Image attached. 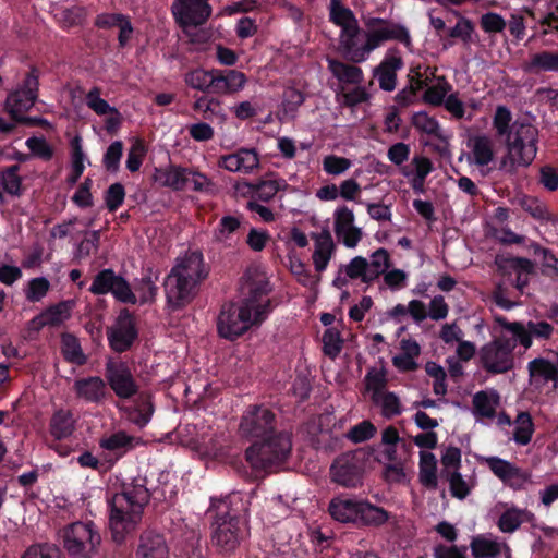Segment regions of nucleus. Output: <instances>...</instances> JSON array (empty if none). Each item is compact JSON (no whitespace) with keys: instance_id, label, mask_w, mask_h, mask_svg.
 Returning <instances> with one entry per match:
<instances>
[{"instance_id":"obj_2","label":"nucleus","mask_w":558,"mask_h":558,"mask_svg":"<svg viewBox=\"0 0 558 558\" xmlns=\"http://www.w3.org/2000/svg\"><path fill=\"white\" fill-rule=\"evenodd\" d=\"M146 482V477L122 482L119 490L108 499L109 526L114 542H124L125 536L141 522L144 509L150 500Z\"/></svg>"},{"instance_id":"obj_61","label":"nucleus","mask_w":558,"mask_h":558,"mask_svg":"<svg viewBox=\"0 0 558 558\" xmlns=\"http://www.w3.org/2000/svg\"><path fill=\"white\" fill-rule=\"evenodd\" d=\"M454 14L459 16V21L456 26L449 31V36L452 38H460L464 43L471 41L472 34L474 32V24L471 20L461 16L458 11H454Z\"/></svg>"},{"instance_id":"obj_22","label":"nucleus","mask_w":558,"mask_h":558,"mask_svg":"<svg viewBox=\"0 0 558 558\" xmlns=\"http://www.w3.org/2000/svg\"><path fill=\"white\" fill-rule=\"evenodd\" d=\"M154 179L158 184L173 191H185L190 186L196 192L206 194H214L216 191V186L209 180V177H193L192 181L189 177H154Z\"/></svg>"},{"instance_id":"obj_23","label":"nucleus","mask_w":558,"mask_h":558,"mask_svg":"<svg viewBox=\"0 0 558 558\" xmlns=\"http://www.w3.org/2000/svg\"><path fill=\"white\" fill-rule=\"evenodd\" d=\"M403 66L402 58L395 50L385 57L381 63L374 70L379 87L386 92H392L397 85V71Z\"/></svg>"},{"instance_id":"obj_44","label":"nucleus","mask_w":558,"mask_h":558,"mask_svg":"<svg viewBox=\"0 0 558 558\" xmlns=\"http://www.w3.org/2000/svg\"><path fill=\"white\" fill-rule=\"evenodd\" d=\"M514 423L517 426L513 433V440L521 446L529 445L535 430L531 414L526 411L519 412Z\"/></svg>"},{"instance_id":"obj_3","label":"nucleus","mask_w":558,"mask_h":558,"mask_svg":"<svg viewBox=\"0 0 558 558\" xmlns=\"http://www.w3.org/2000/svg\"><path fill=\"white\" fill-rule=\"evenodd\" d=\"M207 277L208 269L202 252H187L183 257L177 258L163 280L167 306L174 312L191 304Z\"/></svg>"},{"instance_id":"obj_10","label":"nucleus","mask_w":558,"mask_h":558,"mask_svg":"<svg viewBox=\"0 0 558 558\" xmlns=\"http://www.w3.org/2000/svg\"><path fill=\"white\" fill-rule=\"evenodd\" d=\"M514 342L505 335L484 344L478 353L481 366L489 374H505L514 367Z\"/></svg>"},{"instance_id":"obj_27","label":"nucleus","mask_w":558,"mask_h":558,"mask_svg":"<svg viewBox=\"0 0 558 558\" xmlns=\"http://www.w3.org/2000/svg\"><path fill=\"white\" fill-rule=\"evenodd\" d=\"M335 250L331 233L329 230H323L315 239V250L312 256L317 272L326 270Z\"/></svg>"},{"instance_id":"obj_64","label":"nucleus","mask_w":558,"mask_h":558,"mask_svg":"<svg viewBox=\"0 0 558 558\" xmlns=\"http://www.w3.org/2000/svg\"><path fill=\"white\" fill-rule=\"evenodd\" d=\"M21 558H60V553L48 544H35L29 546Z\"/></svg>"},{"instance_id":"obj_17","label":"nucleus","mask_w":558,"mask_h":558,"mask_svg":"<svg viewBox=\"0 0 558 558\" xmlns=\"http://www.w3.org/2000/svg\"><path fill=\"white\" fill-rule=\"evenodd\" d=\"M99 448L107 453V461L118 462L130 451L143 445L141 437L128 434L123 429L104 435L98 441Z\"/></svg>"},{"instance_id":"obj_6","label":"nucleus","mask_w":558,"mask_h":558,"mask_svg":"<svg viewBox=\"0 0 558 558\" xmlns=\"http://www.w3.org/2000/svg\"><path fill=\"white\" fill-rule=\"evenodd\" d=\"M328 512L340 523H352L357 526H381L390 518V513L384 508L366 499L352 498L345 494L331 498Z\"/></svg>"},{"instance_id":"obj_49","label":"nucleus","mask_w":558,"mask_h":558,"mask_svg":"<svg viewBox=\"0 0 558 558\" xmlns=\"http://www.w3.org/2000/svg\"><path fill=\"white\" fill-rule=\"evenodd\" d=\"M365 385L367 390L373 391L374 401L378 402L379 395L383 393V390L387 385L385 368H371L365 375Z\"/></svg>"},{"instance_id":"obj_47","label":"nucleus","mask_w":558,"mask_h":558,"mask_svg":"<svg viewBox=\"0 0 558 558\" xmlns=\"http://www.w3.org/2000/svg\"><path fill=\"white\" fill-rule=\"evenodd\" d=\"M440 476L449 483L452 497L462 500L470 494V487L459 471L441 470Z\"/></svg>"},{"instance_id":"obj_60","label":"nucleus","mask_w":558,"mask_h":558,"mask_svg":"<svg viewBox=\"0 0 558 558\" xmlns=\"http://www.w3.org/2000/svg\"><path fill=\"white\" fill-rule=\"evenodd\" d=\"M379 396L381 398V413L385 417L390 418L401 414L400 399L395 392L386 391Z\"/></svg>"},{"instance_id":"obj_18","label":"nucleus","mask_w":558,"mask_h":558,"mask_svg":"<svg viewBox=\"0 0 558 558\" xmlns=\"http://www.w3.org/2000/svg\"><path fill=\"white\" fill-rule=\"evenodd\" d=\"M132 400V404H117V408L129 422L138 428H144L155 413L154 396L150 391L140 389Z\"/></svg>"},{"instance_id":"obj_11","label":"nucleus","mask_w":558,"mask_h":558,"mask_svg":"<svg viewBox=\"0 0 558 558\" xmlns=\"http://www.w3.org/2000/svg\"><path fill=\"white\" fill-rule=\"evenodd\" d=\"M38 86L37 70L32 69L24 78L22 87L8 95L5 107L15 122H33V119L24 117V113L35 105L38 97Z\"/></svg>"},{"instance_id":"obj_62","label":"nucleus","mask_w":558,"mask_h":558,"mask_svg":"<svg viewBox=\"0 0 558 558\" xmlns=\"http://www.w3.org/2000/svg\"><path fill=\"white\" fill-rule=\"evenodd\" d=\"M100 242V231L94 230L85 232L84 239L77 245V256L81 258L88 257L98 250Z\"/></svg>"},{"instance_id":"obj_56","label":"nucleus","mask_w":558,"mask_h":558,"mask_svg":"<svg viewBox=\"0 0 558 558\" xmlns=\"http://www.w3.org/2000/svg\"><path fill=\"white\" fill-rule=\"evenodd\" d=\"M411 122L415 129L423 133L434 136L440 133L437 120L433 117H429L425 111L414 113Z\"/></svg>"},{"instance_id":"obj_21","label":"nucleus","mask_w":558,"mask_h":558,"mask_svg":"<svg viewBox=\"0 0 558 558\" xmlns=\"http://www.w3.org/2000/svg\"><path fill=\"white\" fill-rule=\"evenodd\" d=\"M136 558H168L169 548L162 534L145 531L141 534L135 551Z\"/></svg>"},{"instance_id":"obj_26","label":"nucleus","mask_w":558,"mask_h":558,"mask_svg":"<svg viewBox=\"0 0 558 558\" xmlns=\"http://www.w3.org/2000/svg\"><path fill=\"white\" fill-rule=\"evenodd\" d=\"M511 203L520 206L533 219L541 223L555 221L554 215L549 211L548 207L535 196L518 192L511 199Z\"/></svg>"},{"instance_id":"obj_34","label":"nucleus","mask_w":558,"mask_h":558,"mask_svg":"<svg viewBox=\"0 0 558 558\" xmlns=\"http://www.w3.org/2000/svg\"><path fill=\"white\" fill-rule=\"evenodd\" d=\"M171 12L173 15H180V19H203L206 14H211V7L208 0H174Z\"/></svg>"},{"instance_id":"obj_19","label":"nucleus","mask_w":558,"mask_h":558,"mask_svg":"<svg viewBox=\"0 0 558 558\" xmlns=\"http://www.w3.org/2000/svg\"><path fill=\"white\" fill-rule=\"evenodd\" d=\"M361 28L353 26L347 31L340 32L338 50L342 57L351 63H361L366 60L373 51L369 38L361 43Z\"/></svg>"},{"instance_id":"obj_29","label":"nucleus","mask_w":558,"mask_h":558,"mask_svg":"<svg viewBox=\"0 0 558 558\" xmlns=\"http://www.w3.org/2000/svg\"><path fill=\"white\" fill-rule=\"evenodd\" d=\"M211 14H206L203 17H186L180 19V15H173L178 25L182 28L184 35L189 38V41L194 45H204L209 41L210 34L198 26L205 24Z\"/></svg>"},{"instance_id":"obj_30","label":"nucleus","mask_w":558,"mask_h":558,"mask_svg":"<svg viewBox=\"0 0 558 558\" xmlns=\"http://www.w3.org/2000/svg\"><path fill=\"white\" fill-rule=\"evenodd\" d=\"M235 193L243 196L250 195L263 202H268L278 192L279 185L274 180L259 181L258 183L236 182L234 184Z\"/></svg>"},{"instance_id":"obj_58","label":"nucleus","mask_w":558,"mask_h":558,"mask_svg":"<svg viewBox=\"0 0 558 558\" xmlns=\"http://www.w3.org/2000/svg\"><path fill=\"white\" fill-rule=\"evenodd\" d=\"M50 289V282L45 277L33 278L28 281V288L25 292L27 301L35 303L46 296Z\"/></svg>"},{"instance_id":"obj_48","label":"nucleus","mask_w":558,"mask_h":558,"mask_svg":"<svg viewBox=\"0 0 558 558\" xmlns=\"http://www.w3.org/2000/svg\"><path fill=\"white\" fill-rule=\"evenodd\" d=\"M322 341L325 355L333 360L340 354L343 347V339L337 328H327L323 333Z\"/></svg>"},{"instance_id":"obj_53","label":"nucleus","mask_w":558,"mask_h":558,"mask_svg":"<svg viewBox=\"0 0 558 558\" xmlns=\"http://www.w3.org/2000/svg\"><path fill=\"white\" fill-rule=\"evenodd\" d=\"M135 289L140 293L141 304L155 302L158 293V287L156 286L155 280L151 278V269H148V274L141 278Z\"/></svg>"},{"instance_id":"obj_55","label":"nucleus","mask_w":558,"mask_h":558,"mask_svg":"<svg viewBox=\"0 0 558 558\" xmlns=\"http://www.w3.org/2000/svg\"><path fill=\"white\" fill-rule=\"evenodd\" d=\"M519 508L518 507H511L505 510L497 522L498 529L502 533H513L521 526V520L519 515Z\"/></svg>"},{"instance_id":"obj_35","label":"nucleus","mask_w":558,"mask_h":558,"mask_svg":"<svg viewBox=\"0 0 558 558\" xmlns=\"http://www.w3.org/2000/svg\"><path fill=\"white\" fill-rule=\"evenodd\" d=\"M495 322L505 330L509 331L512 337H508V340L514 342V348L517 343H520L525 349H529L533 344V339L530 333V328L527 324H523L522 322H509L505 316L498 315L495 316Z\"/></svg>"},{"instance_id":"obj_43","label":"nucleus","mask_w":558,"mask_h":558,"mask_svg":"<svg viewBox=\"0 0 558 558\" xmlns=\"http://www.w3.org/2000/svg\"><path fill=\"white\" fill-rule=\"evenodd\" d=\"M74 306L72 300L61 301L54 305L47 307L43 314L50 327H58L71 317V312Z\"/></svg>"},{"instance_id":"obj_45","label":"nucleus","mask_w":558,"mask_h":558,"mask_svg":"<svg viewBox=\"0 0 558 558\" xmlns=\"http://www.w3.org/2000/svg\"><path fill=\"white\" fill-rule=\"evenodd\" d=\"M529 247L535 256L542 257V274L549 278L558 277V258L553 254L551 250L534 241L531 242Z\"/></svg>"},{"instance_id":"obj_39","label":"nucleus","mask_w":558,"mask_h":558,"mask_svg":"<svg viewBox=\"0 0 558 558\" xmlns=\"http://www.w3.org/2000/svg\"><path fill=\"white\" fill-rule=\"evenodd\" d=\"M486 462L489 470L504 482L511 478H519L521 482H526L529 478L526 473L499 457H489L486 459Z\"/></svg>"},{"instance_id":"obj_24","label":"nucleus","mask_w":558,"mask_h":558,"mask_svg":"<svg viewBox=\"0 0 558 558\" xmlns=\"http://www.w3.org/2000/svg\"><path fill=\"white\" fill-rule=\"evenodd\" d=\"M219 166L231 172H251L259 165L257 153L254 149H240L219 159Z\"/></svg>"},{"instance_id":"obj_8","label":"nucleus","mask_w":558,"mask_h":558,"mask_svg":"<svg viewBox=\"0 0 558 558\" xmlns=\"http://www.w3.org/2000/svg\"><path fill=\"white\" fill-rule=\"evenodd\" d=\"M265 312L256 315L242 304L233 302L222 304L217 317V332L220 338L234 341L247 332L253 326L265 322Z\"/></svg>"},{"instance_id":"obj_1","label":"nucleus","mask_w":558,"mask_h":558,"mask_svg":"<svg viewBox=\"0 0 558 558\" xmlns=\"http://www.w3.org/2000/svg\"><path fill=\"white\" fill-rule=\"evenodd\" d=\"M276 414L265 405H248L242 414L239 433L247 440H255L245 450V460L255 477L274 472L291 454V435L276 430Z\"/></svg>"},{"instance_id":"obj_46","label":"nucleus","mask_w":558,"mask_h":558,"mask_svg":"<svg viewBox=\"0 0 558 558\" xmlns=\"http://www.w3.org/2000/svg\"><path fill=\"white\" fill-rule=\"evenodd\" d=\"M527 368L531 377H542L545 381H558L555 363L537 357L529 362Z\"/></svg>"},{"instance_id":"obj_20","label":"nucleus","mask_w":558,"mask_h":558,"mask_svg":"<svg viewBox=\"0 0 558 558\" xmlns=\"http://www.w3.org/2000/svg\"><path fill=\"white\" fill-rule=\"evenodd\" d=\"M73 391L76 398L95 404L104 402L108 395L106 380L99 376L77 378L74 381Z\"/></svg>"},{"instance_id":"obj_59","label":"nucleus","mask_w":558,"mask_h":558,"mask_svg":"<svg viewBox=\"0 0 558 558\" xmlns=\"http://www.w3.org/2000/svg\"><path fill=\"white\" fill-rule=\"evenodd\" d=\"M482 29L487 34L502 33L507 26L505 19L495 12L482 14L480 19Z\"/></svg>"},{"instance_id":"obj_15","label":"nucleus","mask_w":558,"mask_h":558,"mask_svg":"<svg viewBox=\"0 0 558 558\" xmlns=\"http://www.w3.org/2000/svg\"><path fill=\"white\" fill-rule=\"evenodd\" d=\"M106 336L109 348L116 353H124L133 347L138 339L135 318L128 308H122L114 325L107 327Z\"/></svg>"},{"instance_id":"obj_28","label":"nucleus","mask_w":558,"mask_h":558,"mask_svg":"<svg viewBox=\"0 0 558 558\" xmlns=\"http://www.w3.org/2000/svg\"><path fill=\"white\" fill-rule=\"evenodd\" d=\"M246 77L244 73L235 70H227L225 73L214 71L213 93L233 94L244 87Z\"/></svg>"},{"instance_id":"obj_63","label":"nucleus","mask_w":558,"mask_h":558,"mask_svg":"<svg viewBox=\"0 0 558 558\" xmlns=\"http://www.w3.org/2000/svg\"><path fill=\"white\" fill-rule=\"evenodd\" d=\"M354 227V214L347 206H340L335 211V233H344L345 229Z\"/></svg>"},{"instance_id":"obj_4","label":"nucleus","mask_w":558,"mask_h":558,"mask_svg":"<svg viewBox=\"0 0 558 558\" xmlns=\"http://www.w3.org/2000/svg\"><path fill=\"white\" fill-rule=\"evenodd\" d=\"M505 136L507 153L501 159V170L513 172L527 168L537 154V128L525 119H517Z\"/></svg>"},{"instance_id":"obj_36","label":"nucleus","mask_w":558,"mask_h":558,"mask_svg":"<svg viewBox=\"0 0 558 558\" xmlns=\"http://www.w3.org/2000/svg\"><path fill=\"white\" fill-rule=\"evenodd\" d=\"M498 270L502 275H510L511 272L533 275L535 272V264L525 257L519 256H500L495 259Z\"/></svg>"},{"instance_id":"obj_13","label":"nucleus","mask_w":558,"mask_h":558,"mask_svg":"<svg viewBox=\"0 0 558 558\" xmlns=\"http://www.w3.org/2000/svg\"><path fill=\"white\" fill-rule=\"evenodd\" d=\"M105 380L121 400H131L137 395L140 385L128 363L109 359L105 364Z\"/></svg>"},{"instance_id":"obj_12","label":"nucleus","mask_w":558,"mask_h":558,"mask_svg":"<svg viewBox=\"0 0 558 558\" xmlns=\"http://www.w3.org/2000/svg\"><path fill=\"white\" fill-rule=\"evenodd\" d=\"M88 291L94 295L111 293L118 302L124 304L135 305L138 302L129 281L111 268H105L98 271Z\"/></svg>"},{"instance_id":"obj_31","label":"nucleus","mask_w":558,"mask_h":558,"mask_svg":"<svg viewBox=\"0 0 558 558\" xmlns=\"http://www.w3.org/2000/svg\"><path fill=\"white\" fill-rule=\"evenodd\" d=\"M326 60L328 70L340 83L360 85L363 82L364 76L361 68L329 57Z\"/></svg>"},{"instance_id":"obj_33","label":"nucleus","mask_w":558,"mask_h":558,"mask_svg":"<svg viewBox=\"0 0 558 558\" xmlns=\"http://www.w3.org/2000/svg\"><path fill=\"white\" fill-rule=\"evenodd\" d=\"M500 396L496 390L477 391L472 399L474 415L493 418L496 415V408L499 405Z\"/></svg>"},{"instance_id":"obj_37","label":"nucleus","mask_w":558,"mask_h":558,"mask_svg":"<svg viewBox=\"0 0 558 558\" xmlns=\"http://www.w3.org/2000/svg\"><path fill=\"white\" fill-rule=\"evenodd\" d=\"M470 548L473 558H497L502 548L506 549L507 558H510V548L506 544L482 536L474 537L471 541Z\"/></svg>"},{"instance_id":"obj_54","label":"nucleus","mask_w":558,"mask_h":558,"mask_svg":"<svg viewBox=\"0 0 558 558\" xmlns=\"http://www.w3.org/2000/svg\"><path fill=\"white\" fill-rule=\"evenodd\" d=\"M101 89L97 86L93 87L86 94V105L98 116H105L109 112H116V107H111L105 99L100 97Z\"/></svg>"},{"instance_id":"obj_57","label":"nucleus","mask_w":558,"mask_h":558,"mask_svg":"<svg viewBox=\"0 0 558 558\" xmlns=\"http://www.w3.org/2000/svg\"><path fill=\"white\" fill-rule=\"evenodd\" d=\"M432 550L433 558H468V547L465 545L437 543Z\"/></svg>"},{"instance_id":"obj_5","label":"nucleus","mask_w":558,"mask_h":558,"mask_svg":"<svg viewBox=\"0 0 558 558\" xmlns=\"http://www.w3.org/2000/svg\"><path fill=\"white\" fill-rule=\"evenodd\" d=\"M231 497L211 500L209 513L215 512L211 523V541L220 553H233L247 536L244 519L238 510L231 508Z\"/></svg>"},{"instance_id":"obj_16","label":"nucleus","mask_w":558,"mask_h":558,"mask_svg":"<svg viewBox=\"0 0 558 558\" xmlns=\"http://www.w3.org/2000/svg\"><path fill=\"white\" fill-rule=\"evenodd\" d=\"M246 275L248 278V293L247 296L242 300L241 304L244 307H248L255 315L259 311L265 312L266 320L275 307L272 301L268 298L272 291L270 281L264 274L257 270L254 274L248 271Z\"/></svg>"},{"instance_id":"obj_50","label":"nucleus","mask_w":558,"mask_h":558,"mask_svg":"<svg viewBox=\"0 0 558 558\" xmlns=\"http://www.w3.org/2000/svg\"><path fill=\"white\" fill-rule=\"evenodd\" d=\"M125 189L117 182L108 186L104 192L105 206L109 213H116L124 203Z\"/></svg>"},{"instance_id":"obj_40","label":"nucleus","mask_w":558,"mask_h":558,"mask_svg":"<svg viewBox=\"0 0 558 558\" xmlns=\"http://www.w3.org/2000/svg\"><path fill=\"white\" fill-rule=\"evenodd\" d=\"M74 423L73 414L69 410L60 409L50 420V433L58 440L65 439L73 434Z\"/></svg>"},{"instance_id":"obj_52","label":"nucleus","mask_w":558,"mask_h":558,"mask_svg":"<svg viewBox=\"0 0 558 558\" xmlns=\"http://www.w3.org/2000/svg\"><path fill=\"white\" fill-rule=\"evenodd\" d=\"M185 81L194 89L213 92L214 71H192L186 75Z\"/></svg>"},{"instance_id":"obj_38","label":"nucleus","mask_w":558,"mask_h":558,"mask_svg":"<svg viewBox=\"0 0 558 558\" xmlns=\"http://www.w3.org/2000/svg\"><path fill=\"white\" fill-rule=\"evenodd\" d=\"M61 354L68 363L77 366L87 363V356L83 352L78 338L72 333L64 332L61 335Z\"/></svg>"},{"instance_id":"obj_7","label":"nucleus","mask_w":558,"mask_h":558,"mask_svg":"<svg viewBox=\"0 0 558 558\" xmlns=\"http://www.w3.org/2000/svg\"><path fill=\"white\" fill-rule=\"evenodd\" d=\"M62 545L71 558H92L101 543V535L93 521H76L60 530Z\"/></svg>"},{"instance_id":"obj_42","label":"nucleus","mask_w":558,"mask_h":558,"mask_svg":"<svg viewBox=\"0 0 558 558\" xmlns=\"http://www.w3.org/2000/svg\"><path fill=\"white\" fill-rule=\"evenodd\" d=\"M330 21L341 28V32L357 26L359 22L351 9L344 7L341 0H330Z\"/></svg>"},{"instance_id":"obj_14","label":"nucleus","mask_w":558,"mask_h":558,"mask_svg":"<svg viewBox=\"0 0 558 558\" xmlns=\"http://www.w3.org/2000/svg\"><path fill=\"white\" fill-rule=\"evenodd\" d=\"M364 24L367 28L365 37L369 38L373 50L388 40L399 41L408 48L412 46L409 31L399 23L380 17H366Z\"/></svg>"},{"instance_id":"obj_41","label":"nucleus","mask_w":558,"mask_h":558,"mask_svg":"<svg viewBox=\"0 0 558 558\" xmlns=\"http://www.w3.org/2000/svg\"><path fill=\"white\" fill-rule=\"evenodd\" d=\"M420 481L428 489H436L437 481V460L434 453L429 451L420 452Z\"/></svg>"},{"instance_id":"obj_25","label":"nucleus","mask_w":558,"mask_h":558,"mask_svg":"<svg viewBox=\"0 0 558 558\" xmlns=\"http://www.w3.org/2000/svg\"><path fill=\"white\" fill-rule=\"evenodd\" d=\"M469 160L470 162L484 167L492 162L495 158L494 142L487 135H474L468 141Z\"/></svg>"},{"instance_id":"obj_32","label":"nucleus","mask_w":558,"mask_h":558,"mask_svg":"<svg viewBox=\"0 0 558 558\" xmlns=\"http://www.w3.org/2000/svg\"><path fill=\"white\" fill-rule=\"evenodd\" d=\"M522 69L526 73L558 72V51H541L531 56Z\"/></svg>"},{"instance_id":"obj_51","label":"nucleus","mask_w":558,"mask_h":558,"mask_svg":"<svg viewBox=\"0 0 558 558\" xmlns=\"http://www.w3.org/2000/svg\"><path fill=\"white\" fill-rule=\"evenodd\" d=\"M376 432L375 425L371 421L364 420L351 427L345 434V438L353 444H361L373 438Z\"/></svg>"},{"instance_id":"obj_9","label":"nucleus","mask_w":558,"mask_h":558,"mask_svg":"<svg viewBox=\"0 0 558 558\" xmlns=\"http://www.w3.org/2000/svg\"><path fill=\"white\" fill-rule=\"evenodd\" d=\"M366 468V452L355 449L338 456L330 465L331 482L345 488L363 485Z\"/></svg>"}]
</instances>
